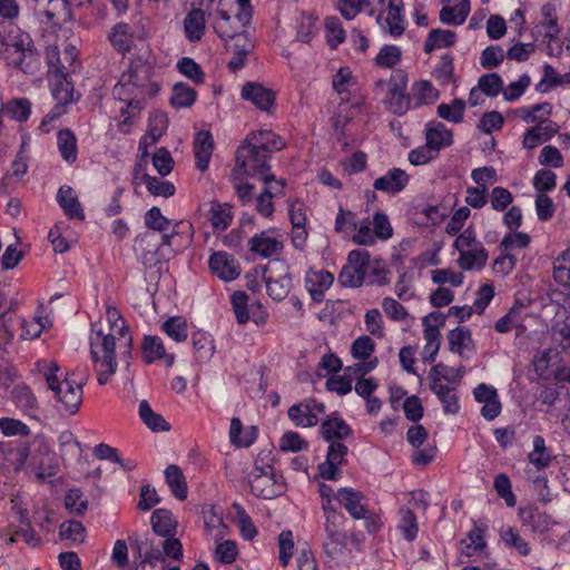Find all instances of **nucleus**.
Masks as SVG:
<instances>
[{
    "label": "nucleus",
    "instance_id": "nucleus-1",
    "mask_svg": "<svg viewBox=\"0 0 570 570\" xmlns=\"http://www.w3.org/2000/svg\"><path fill=\"white\" fill-rule=\"evenodd\" d=\"M107 321L110 332L102 330L92 332L90 336V355L94 363V371L100 385L106 384L116 373L117 362L115 358L116 342L120 350V357L129 365L131 357V336L120 313L114 306H107Z\"/></svg>",
    "mask_w": 570,
    "mask_h": 570
},
{
    "label": "nucleus",
    "instance_id": "nucleus-2",
    "mask_svg": "<svg viewBox=\"0 0 570 570\" xmlns=\"http://www.w3.org/2000/svg\"><path fill=\"white\" fill-rule=\"evenodd\" d=\"M0 59L7 66L32 73L38 68V56L30 36L12 23L0 26Z\"/></svg>",
    "mask_w": 570,
    "mask_h": 570
},
{
    "label": "nucleus",
    "instance_id": "nucleus-3",
    "mask_svg": "<svg viewBox=\"0 0 570 570\" xmlns=\"http://www.w3.org/2000/svg\"><path fill=\"white\" fill-rule=\"evenodd\" d=\"M157 90L156 85L149 80V70L146 67L122 73L112 89V95L126 105V109L120 108L121 114H129L124 124L128 122L130 116L137 115L144 106L145 98L154 95Z\"/></svg>",
    "mask_w": 570,
    "mask_h": 570
},
{
    "label": "nucleus",
    "instance_id": "nucleus-4",
    "mask_svg": "<svg viewBox=\"0 0 570 570\" xmlns=\"http://www.w3.org/2000/svg\"><path fill=\"white\" fill-rule=\"evenodd\" d=\"M269 158L271 156L266 153L244 142L236 150V166L233 169L234 180L248 176L264 181L265 185L271 184L275 180V176L271 173Z\"/></svg>",
    "mask_w": 570,
    "mask_h": 570
},
{
    "label": "nucleus",
    "instance_id": "nucleus-5",
    "mask_svg": "<svg viewBox=\"0 0 570 570\" xmlns=\"http://www.w3.org/2000/svg\"><path fill=\"white\" fill-rule=\"evenodd\" d=\"M59 366L52 362L45 372L48 387L55 393V397L61 407L69 414H76L82 403V382H77L69 375L63 379L58 375Z\"/></svg>",
    "mask_w": 570,
    "mask_h": 570
},
{
    "label": "nucleus",
    "instance_id": "nucleus-6",
    "mask_svg": "<svg viewBox=\"0 0 570 570\" xmlns=\"http://www.w3.org/2000/svg\"><path fill=\"white\" fill-rule=\"evenodd\" d=\"M459 252L458 265L464 271L481 269L488 262V252L478 240L472 227L464 229L454 240Z\"/></svg>",
    "mask_w": 570,
    "mask_h": 570
},
{
    "label": "nucleus",
    "instance_id": "nucleus-7",
    "mask_svg": "<svg viewBox=\"0 0 570 570\" xmlns=\"http://www.w3.org/2000/svg\"><path fill=\"white\" fill-rule=\"evenodd\" d=\"M406 83L407 77L403 72H395L389 80H379L375 85L376 90L385 91L384 105L399 116L410 109L411 100L405 92Z\"/></svg>",
    "mask_w": 570,
    "mask_h": 570
},
{
    "label": "nucleus",
    "instance_id": "nucleus-8",
    "mask_svg": "<svg viewBox=\"0 0 570 570\" xmlns=\"http://www.w3.org/2000/svg\"><path fill=\"white\" fill-rule=\"evenodd\" d=\"M252 493L262 499H274L285 491L283 476L277 474L273 466L265 468L255 465L249 474Z\"/></svg>",
    "mask_w": 570,
    "mask_h": 570
},
{
    "label": "nucleus",
    "instance_id": "nucleus-9",
    "mask_svg": "<svg viewBox=\"0 0 570 570\" xmlns=\"http://www.w3.org/2000/svg\"><path fill=\"white\" fill-rule=\"evenodd\" d=\"M49 82L51 86V94L57 101L53 110L48 115L51 119L58 117L63 112L62 107L73 100V87L71 81L68 80V75L62 68H58L49 73Z\"/></svg>",
    "mask_w": 570,
    "mask_h": 570
},
{
    "label": "nucleus",
    "instance_id": "nucleus-10",
    "mask_svg": "<svg viewBox=\"0 0 570 570\" xmlns=\"http://www.w3.org/2000/svg\"><path fill=\"white\" fill-rule=\"evenodd\" d=\"M403 6V0H390L387 9L376 18L382 30L395 38L402 36L405 30Z\"/></svg>",
    "mask_w": 570,
    "mask_h": 570
},
{
    "label": "nucleus",
    "instance_id": "nucleus-11",
    "mask_svg": "<svg viewBox=\"0 0 570 570\" xmlns=\"http://www.w3.org/2000/svg\"><path fill=\"white\" fill-rule=\"evenodd\" d=\"M325 412L323 403L315 400H307L305 402L294 404L288 409V417L296 426L309 428L318 422V414Z\"/></svg>",
    "mask_w": 570,
    "mask_h": 570
},
{
    "label": "nucleus",
    "instance_id": "nucleus-12",
    "mask_svg": "<svg viewBox=\"0 0 570 570\" xmlns=\"http://www.w3.org/2000/svg\"><path fill=\"white\" fill-rule=\"evenodd\" d=\"M347 446L338 441L331 442L326 461L318 465V471L324 480H337L341 471L338 466L344 463Z\"/></svg>",
    "mask_w": 570,
    "mask_h": 570
},
{
    "label": "nucleus",
    "instance_id": "nucleus-13",
    "mask_svg": "<svg viewBox=\"0 0 570 570\" xmlns=\"http://www.w3.org/2000/svg\"><path fill=\"white\" fill-rule=\"evenodd\" d=\"M208 263L210 271L224 282H232L240 275L238 262L225 252L214 253Z\"/></svg>",
    "mask_w": 570,
    "mask_h": 570
},
{
    "label": "nucleus",
    "instance_id": "nucleus-14",
    "mask_svg": "<svg viewBox=\"0 0 570 570\" xmlns=\"http://www.w3.org/2000/svg\"><path fill=\"white\" fill-rule=\"evenodd\" d=\"M226 48L233 52L234 57L228 62L232 70H238L244 66L246 56L254 48V43L246 32L236 31L234 36L227 38Z\"/></svg>",
    "mask_w": 570,
    "mask_h": 570
},
{
    "label": "nucleus",
    "instance_id": "nucleus-15",
    "mask_svg": "<svg viewBox=\"0 0 570 570\" xmlns=\"http://www.w3.org/2000/svg\"><path fill=\"white\" fill-rule=\"evenodd\" d=\"M361 255L363 254L360 249L350 252L347 264L338 274V283L342 286L355 288L364 285V276L361 275V267L364 261H362Z\"/></svg>",
    "mask_w": 570,
    "mask_h": 570
},
{
    "label": "nucleus",
    "instance_id": "nucleus-16",
    "mask_svg": "<svg viewBox=\"0 0 570 570\" xmlns=\"http://www.w3.org/2000/svg\"><path fill=\"white\" fill-rule=\"evenodd\" d=\"M335 498L353 519H367L368 511L363 504L362 492L353 488H341Z\"/></svg>",
    "mask_w": 570,
    "mask_h": 570
},
{
    "label": "nucleus",
    "instance_id": "nucleus-17",
    "mask_svg": "<svg viewBox=\"0 0 570 570\" xmlns=\"http://www.w3.org/2000/svg\"><path fill=\"white\" fill-rule=\"evenodd\" d=\"M334 276L332 273L320 269L308 271L305 276V286L314 302H322L325 292L332 286Z\"/></svg>",
    "mask_w": 570,
    "mask_h": 570
},
{
    "label": "nucleus",
    "instance_id": "nucleus-18",
    "mask_svg": "<svg viewBox=\"0 0 570 570\" xmlns=\"http://www.w3.org/2000/svg\"><path fill=\"white\" fill-rule=\"evenodd\" d=\"M363 255H361V258L364 257V262L362 263L361 267V275L364 276V284L365 285H383L389 283V269L386 268L385 264L381 261H371L370 254L366 250L360 249Z\"/></svg>",
    "mask_w": 570,
    "mask_h": 570
},
{
    "label": "nucleus",
    "instance_id": "nucleus-19",
    "mask_svg": "<svg viewBox=\"0 0 570 570\" xmlns=\"http://www.w3.org/2000/svg\"><path fill=\"white\" fill-rule=\"evenodd\" d=\"M242 97L264 111H269L275 102L274 91L255 82H247L243 87Z\"/></svg>",
    "mask_w": 570,
    "mask_h": 570
},
{
    "label": "nucleus",
    "instance_id": "nucleus-20",
    "mask_svg": "<svg viewBox=\"0 0 570 570\" xmlns=\"http://www.w3.org/2000/svg\"><path fill=\"white\" fill-rule=\"evenodd\" d=\"M245 144L266 153L268 156L284 148V142L281 137L271 130H259L249 134Z\"/></svg>",
    "mask_w": 570,
    "mask_h": 570
},
{
    "label": "nucleus",
    "instance_id": "nucleus-21",
    "mask_svg": "<svg viewBox=\"0 0 570 570\" xmlns=\"http://www.w3.org/2000/svg\"><path fill=\"white\" fill-rule=\"evenodd\" d=\"M214 150V139L208 130H200L196 134L194 140V153L196 167L200 171L208 169Z\"/></svg>",
    "mask_w": 570,
    "mask_h": 570
},
{
    "label": "nucleus",
    "instance_id": "nucleus-22",
    "mask_svg": "<svg viewBox=\"0 0 570 570\" xmlns=\"http://www.w3.org/2000/svg\"><path fill=\"white\" fill-rule=\"evenodd\" d=\"M176 233L171 234H164L161 236V242L159 244L156 243L155 233H145L144 235L139 236L136 239V246L137 248H141L142 250L147 249V252L144 254V264L151 265L156 264L158 259L154 258L155 254L159 252L165 246H170L171 239Z\"/></svg>",
    "mask_w": 570,
    "mask_h": 570
},
{
    "label": "nucleus",
    "instance_id": "nucleus-23",
    "mask_svg": "<svg viewBox=\"0 0 570 570\" xmlns=\"http://www.w3.org/2000/svg\"><path fill=\"white\" fill-rule=\"evenodd\" d=\"M407 183L409 175L400 168H394L375 179L373 187L376 190L395 194L403 190Z\"/></svg>",
    "mask_w": 570,
    "mask_h": 570
},
{
    "label": "nucleus",
    "instance_id": "nucleus-24",
    "mask_svg": "<svg viewBox=\"0 0 570 570\" xmlns=\"http://www.w3.org/2000/svg\"><path fill=\"white\" fill-rule=\"evenodd\" d=\"M248 244L249 249L263 258H269L274 255H278L283 250V243L268 236L265 232L253 236Z\"/></svg>",
    "mask_w": 570,
    "mask_h": 570
},
{
    "label": "nucleus",
    "instance_id": "nucleus-25",
    "mask_svg": "<svg viewBox=\"0 0 570 570\" xmlns=\"http://www.w3.org/2000/svg\"><path fill=\"white\" fill-rule=\"evenodd\" d=\"M142 353L146 363L163 360L167 366H171L175 361L174 354L166 352L163 341L157 336H146L144 338Z\"/></svg>",
    "mask_w": 570,
    "mask_h": 570
},
{
    "label": "nucleus",
    "instance_id": "nucleus-26",
    "mask_svg": "<svg viewBox=\"0 0 570 570\" xmlns=\"http://www.w3.org/2000/svg\"><path fill=\"white\" fill-rule=\"evenodd\" d=\"M206 19L202 9L190 10L184 19V31L190 42L200 41L205 35Z\"/></svg>",
    "mask_w": 570,
    "mask_h": 570
},
{
    "label": "nucleus",
    "instance_id": "nucleus-27",
    "mask_svg": "<svg viewBox=\"0 0 570 570\" xmlns=\"http://www.w3.org/2000/svg\"><path fill=\"white\" fill-rule=\"evenodd\" d=\"M426 144L436 153L450 146L453 141V134L442 122H430L428 125Z\"/></svg>",
    "mask_w": 570,
    "mask_h": 570
},
{
    "label": "nucleus",
    "instance_id": "nucleus-28",
    "mask_svg": "<svg viewBox=\"0 0 570 570\" xmlns=\"http://www.w3.org/2000/svg\"><path fill=\"white\" fill-rule=\"evenodd\" d=\"M257 439V428L254 425L244 430L242 421L238 417L230 420L229 440L236 448H248Z\"/></svg>",
    "mask_w": 570,
    "mask_h": 570
},
{
    "label": "nucleus",
    "instance_id": "nucleus-29",
    "mask_svg": "<svg viewBox=\"0 0 570 570\" xmlns=\"http://www.w3.org/2000/svg\"><path fill=\"white\" fill-rule=\"evenodd\" d=\"M558 130V126L552 121H543L529 129L523 138V147L533 149L538 145L549 140Z\"/></svg>",
    "mask_w": 570,
    "mask_h": 570
},
{
    "label": "nucleus",
    "instance_id": "nucleus-30",
    "mask_svg": "<svg viewBox=\"0 0 570 570\" xmlns=\"http://www.w3.org/2000/svg\"><path fill=\"white\" fill-rule=\"evenodd\" d=\"M57 202L69 218L82 220L85 218L83 209L78 197L69 186H62L57 193Z\"/></svg>",
    "mask_w": 570,
    "mask_h": 570
},
{
    "label": "nucleus",
    "instance_id": "nucleus-31",
    "mask_svg": "<svg viewBox=\"0 0 570 570\" xmlns=\"http://www.w3.org/2000/svg\"><path fill=\"white\" fill-rule=\"evenodd\" d=\"M275 185L267 184L264 191L256 199V209L257 212L265 216L269 217L274 213V205L272 198L281 194L285 187V180L278 179L273 180Z\"/></svg>",
    "mask_w": 570,
    "mask_h": 570
},
{
    "label": "nucleus",
    "instance_id": "nucleus-32",
    "mask_svg": "<svg viewBox=\"0 0 570 570\" xmlns=\"http://www.w3.org/2000/svg\"><path fill=\"white\" fill-rule=\"evenodd\" d=\"M207 219L214 229L225 230L233 220V215L228 204L210 202L208 204Z\"/></svg>",
    "mask_w": 570,
    "mask_h": 570
},
{
    "label": "nucleus",
    "instance_id": "nucleus-33",
    "mask_svg": "<svg viewBox=\"0 0 570 570\" xmlns=\"http://www.w3.org/2000/svg\"><path fill=\"white\" fill-rule=\"evenodd\" d=\"M196 358L200 363H207L214 355L215 345L210 334L198 331L191 336Z\"/></svg>",
    "mask_w": 570,
    "mask_h": 570
},
{
    "label": "nucleus",
    "instance_id": "nucleus-34",
    "mask_svg": "<svg viewBox=\"0 0 570 570\" xmlns=\"http://www.w3.org/2000/svg\"><path fill=\"white\" fill-rule=\"evenodd\" d=\"M165 478L175 498L184 501L187 498V483L181 469L176 464H169L165 470Z\"/></svg>",
    "mask_w": 570,
    "mask_h": 570
},
{
    "label": "nucleus",
    "instance_id": "nucleus-35",
    "mask_svg": "<svg viewBox=\"0 0 570 570\" xmlns=\"http://www.w3.org/2000/svg\"><path fill=\"white\" fill-rule=\"evenodd\" d=\"M151 525L156 534L160 537H173L176 531V521L170 511L157 509L151 514Z\"/></svg>",
    "mask_w": 570,
    "mask_h": 570
},
{
    "label": "nucleus",
    "instance_id": "nucleus-36",
    "mask_svg": "<svg viewBox=\"0 0 570 570\" xmlns=\"http://www.w3.org/2000/svg\"><path fill=\"white\" fill-rule=\"evenodd\" d=\"M520 517L523 525L529 527L534 532H542L549 529L550 517L537 508L520 509Z\"/></svg>",
    "mask_w": 570,
    "mask_h": 570
},
{
    "label": "nucleus",
    "instance_id": "nucleus-37",
    "mask_svg": "<svg viewBox=\"0 0 570 570\" xmlns=\"http://www.w3.org/2000/svg\"><path fill=\"white\" fill-rule=\"evenodd\" d=\"M431 391L438 396L446 414H456L460 410L455 386L434 384L430 385Z\"/></svg>",
    "mask_w": 570,
    "mask_h": 570
},
{
    "label": "nucleus",
    "instance_id": "nucleus-38",
    "mask_svg": "<svg viewBox=\"0 0 570 570\" xmlns=\"http://www.w3.org/2000/svg\"><path fill=\"white\" fill-rule=\"evenodd\" d=\"M543 70V77L537 85L538 91L548 92L557 87L570 85V72L561 75L550 65H546Z\"/></svg>",
    "mask_w": 570,
    "mask_h": 570
},
{
    "label": "nucleus",
    "instance_id": "nucleus-39",
    "mask_svg": "<svg viewBox=\"0 0 570 570\" xmlns=\"http://www.w3.org/2000/svg\"><path fill=\"white\" fill-rule=\"evenodd\" d=\"M448 341L450 351L460 355L463 354L464 350L471 351L474 348L471 331L466 327L458 326L450 331Z\"/></svg>",
    "mask_w": 570,
    "mask_h": 570
},
{
    "label": "nucleus",
    "instance_id": "nucleus-40",
    "mask_svg": "<svg viewBox=\"0 0 570 570\" xmlns=\"http://www.w3.org/2000/svg\"><path fill=\"white\" fill-rule=\"evenodd\" d=\"M455 40L456 35L452 30L432 29L425 40L424 51L430 53L435 49L452 47Z\"/></svg>",
    "mask_w": 570,
    "mask_h": 570
},
{
    "label": "nucleus",
    "instance_id": "nucleus-41",
    "mask_svg": "<svg viewBox=\"0 0 570 570\" xmlns=\"http://www.w3.org/2000/svg\"><path fill=\"white\" fill-rule=\"evenodd\" d=\"M57 145L61 157L69 164L77 159V138L69 129H62L57 134Z\"/></svg>",
    "mask_w": 570,
    "mask_h": 570
},
{
    "label": "nucleus",
    "instance_id": "nucleus-42",
    "mask_svg": "<svg viewBox=\"0 0 570 570\" xmlns=\"http://www.w3.org/2000/svg\"><path fill=\"white\" fill-rule=\"evenodd\" d=\"M470 12V1L461 0L454 7H443L440 11V20L443 23L459 26L462 24Z\"/></svg>",
    "mask_w": 570,
    "mask_h": 570
},
{
    "label": "nucleus",
    "instance_id": "nucleus-43",
    "mask_svg": "<svg viewBox=\"0 0 570 570\" xmlns=\"http://www.w3.org/2000/svg\"><path fill=\"white\" fill-rule=\"evenodd\" d=\"M322 436L326 441L344 439L352 433L351 428L340 417H331L321 424Z\"/></svg>",
    "mask_w": 570,
    "mask_h": 570
},
{
    "label": "nucleus",
    "instance_id": "nucleus-44",
    "mask_svg": "<svg viewBox=\"0 0 570 570\" xmlns=\"http://www.w3.org/2000/svg\"><path fill=\"white\" fill-rule=\"evenodd\" d=\"M139 416L141 421L154 432L169 431L170 426L166 420L154 412L148 401L142 400L139 403Z\"/></svg>",
    "mask_w": 570,
    "mask_h": 570
},
{
    "label": "nucleus",
    "instance_id": "nucleus-45",
    "mask_svg": "<svg viewBox=\"0 0 570 570\" xmlns=\"http://www.w3.org/2000/svg\"><path fill=\"white\" fill-rule=\"evenodd\" d=\"M397 529L406 541H413L416 538L419 524L417 519L411 509L403 507L399 510Z\"/></svg>",
    "mask_w": 570,
    "mask_h": 570
},
{
    "label": "nucleus",
    "instance_id": "nucleus-46",
    "mask_svg": "<svg viewBox=\"0 0 570 570\" xmlns=\"http://www.w3.org/2000/svg\"><path fill=\"white\" fill-rule=\"evenodd\" d=\"M499 534L502 542L510 548H514L519 554L528 556L530 553L531 549L529 543L511 525H502L499 530Z\"/></svg>",
    "mask_w": 570,
    "mask_h": 570
},
{
    "label": "nucleus",
    "instance_id": "nucleus-47",
    "mask_svg": "<svg viewBox=\"0 0 570 570\" xmlns=\"http://www.w3.org/2000/svg\"><path fill=\"white\" fill-rule=\"evenodd\" d=\"M212 26L214 31L218 35L219 38L227 40L228 37L234 36L237 31L233 27L232 17L224 9H216L214 13H210Z\"/></svg>",
    "mask_w": 570,
    "mask_h": 570
},
{
    "label": "nucleus",
    "instance_id": "nucleus-48",
    "mask_svg": "<svg viewBox=\"0 0 570 570\" xmlns=\"http://www.w3.org/2000/svg\"><path fill=\"white\" fill-rule=\"evenodd\" d=\"M197 97V92L184 82L174 85L171 90L170 104L174 108H187L190 107Z\"/></svg>",
    "mask_w": 570,
    "mask_h": 570
},
{
    "label": "nucleus",
    "instance_id": "nucleus-49",
    "mask_svg": "<svg viewBox=\"0 0 570 570\" xmlns=\"http://www.w3.org/2000/svg\"><path fill=\"white\" fill-rule=\"evenodd\" d=\"M266 291L274 301H283L287 297L292 288V278L283 275L277 278L268 276L265 278Z\"/></svg>",
    "mask_w": 570,
    "mask_h": 570
},
{
    "label": "nucleus",
    "instance_id": "nucleus-50",
    "mask_svg": "<svg viewBox=\"0 0 570 570\" xmlns=\"http://www.w3.org/2000/svg\"><path fill=\"white\" fill-rule=\"evenodd\" d=\"M141 183L146 185L147 190L154 196L171 197L175 194V186L167 180L150 176L146 173L139 175Z\"/></svg>",
    "mask_w": 570,
    "mask_h": 570
},
{
    "label": "nucleus",
    "instance_id": "nucleus-51",
    "mask_svg": "<svg viewBox=\"0 0 570 570\" xmlns=\"http://www.w3.org/2000/svg\"><path fill=\"white\" fill-rule=\"evenodd\" d=\"M347 546L346 532L330 533L325 535L323 541V549L326 556L331 559L341 557Z\"/></svg>",
    "mask_w": 570,
    "mask_h": 570
},
{
    "label": "nucleus",
    "instance_id": "nucleus-52",
    "mask_svg": "<svg viewBox=\"0 0 570 570\" xmlns=\"http://www.w3.org/2000/svg\"><path fill=\"white\" fill-rule=\"evenodd\" d=\"M553 278L559 285L570 287V248L553 261Z\"/></svg>",
    "mask_w": 570,
    "mask_h": 570
},
{
    "label": "nucleus",
    "instance_id": "nucleus-53",
    "mask_svg": "<svg viewBox=\"0 0 570 570\" xmlns=\"http://www.w3.org/2000/svg\"><path fill=\"white\" fill-rule=\"evenodd\" d=\"M12 400L23 412L31 413L38 406V401L27 385H17L12 390Z\"/></svg>",
    "mask_w": 570,
    "mask_h": 570
},
{
    "label": "nucleus",
    "instance_id": "nucleus-54",
    "mask_svg": "<svg viewBox=\"0 0 570 570\" xmlns=\"http://www.w3.org/2000/svg\"><path fill=\"white\" fill-rule=\"evenodd\" d=\"M464 110V100L455 98L451 104H440L436 112L442 119L453 124H459L463 119Z\"/></svg>",
    "mask_w": 570,
    "mask_h": 570
},
{
    "label": "nucleus",
    "instance_id": "nucleus-55",
    "mask_svg": "<svg viewBox=\"0 0 570 570\" xmlns=\"http://www.w3.org/2000/svg\"><path fill=\"white\" fill-rule=\"evenodd\" d=\"M402 59V51L400 47L394 45H384L376 57L374 58L375 65L381 68L392 69L400 63Z\"/></svg>",
    "mask_w": 570,
    "mask_h": 570
},
{
    "label": "nucleus",
    "instance_id": "nucleus-56",
    "mask_svg": "<svg viewBox=\"0 0 570 570\" xmlns=\"http://www.w3.org/2000/svg\"><path fill=\"white\" fill-rule=\"evenodd\" d=\"M533 450L528 454L529 461L538 469L547 468L551 462V456L546 448L544 439L535 435L532 441Z\"/></svg>",
    "mask_w": 570,
    "mask_h": 570
},
{
    "label": "nucleus",
    "instance_id": "nucleus-57",
    "mask_svg": "<svg viewBox=\"0 0 570 570\" xmlns=\"http://www.w3.org/2000/svg\"><path fill=\"white\" fill-rule=\"evenodd\" d=\"M413 98L416 106L432 104L439 98V91L430 81L421 80L413 85Z\"/></svg>",
    "mask_w": 570,
    "mask_h": 570
},
{
    "label": "nucleus",
    "instance_id": "nucleus-58",
    "mask_svg": "<svg viewBox=\"0 0 570 570\" xmlns=\"http://www.w3.org/2000/svg\"><path fill=\"white\" fill-rule=\"evenodd\" d=\"M161 330L175 342L186 341L187 334V322L180 316H173L168 318L161 325Z\"/></svg>",
    "mask_w": 570,
    "mask_h": 570
},
{
    "label": "nucleus",
    "instance_id": "nucleus-59",
    "mask_svg": "<svg viewBox=\"0 0 570 570\" xmlns=\"http://www.w3.org/2000/svg\"><path fill=\"white\" fill-rule=\"evenodd\" d=\"M110 41L119 52L129 51L132 45V36L127 23H118L114 27Z\"/></svg>",
    "mask_w": 570,
    "mask_h": 570
},
{
    "label": "nucleus",
    "instance_id": "nucleus-60",
    "mask_svg": "<svg viewBox=\"0 0 570 570\" xmlns=\"http://www.w3.org/2000/svg\"><path fill=\"white\" fill-rule=\"evenodd\" d=\"M66 509L76 515H82L88 510V500L79 489H70L65 495Z\"/></svg>",
    "mask_w": 570,
    "mask_h": 570
},
{
    "label": "nucleus",
    "instance_id": "nucleus-61",
    "mask_svg": "<svg viewBox=\"0 0 570 570\" xmlns=\"http://www.w3.org/2000/svg\"><path fill=\"white\" fill-rule=\"evenodd\" d=\"M324 518L325 534L344 532V523L346 522V518L335 507H325Z\"/></svg>",
    "mask_w": 570,
    "mask_h": 570
},
{
    "label": "nucleus",
    "instance_id": "nucleus-62",
    "mask_svg": "<svg viewBox=\"0 0 570 570\" xmlns=\"http://www.w3.org/2000/svg\"><path fill=\"white\" fill-rule=\"evenodd\" d=\"M49 8L45 10V14L49 20L57 19L66 22L71 19V9L69 0H48Z\"/></svg>",
    "mask_w": 570,
    "mask_h": 570
},
{
    "label": "nucleus",
    "instance_id": "nucleus-63",
    "mask_svg": "<svg viewBox=\"0 0 570 570\" xmlns=\"http://www.w3.org/2000/svg\"><path fill=\"white\" fill-rule=\"evenodd\" d=\"M430 385L434 384H443V381H446L450 386H455V376H454V367H450L444 365L443 363H439L434 365L429 372Z\"/></svg>",
    "mask_w": 570,
    "mask_h": 570
},
{
    "label": "nucleus",
    "instance_id": "nucleus-64",
    "mask_svg": "<svg viewBox=\"0 0 570 570\" xmlns=\"http://www.w3.org/2000/svg\"><path fill=\"white\" fill-rule=\"evenodd\" d=\"M479 89L489 97H497L503 88V80L498 73H488L479 78Z\"/></svg>",
    "mask_w": 570,
    "mask_h": 570
}]
</instances>
